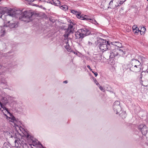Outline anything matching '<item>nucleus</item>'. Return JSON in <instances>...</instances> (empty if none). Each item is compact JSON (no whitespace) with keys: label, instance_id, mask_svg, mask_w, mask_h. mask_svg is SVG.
Instances as JSON below:
<instances>
[{"label":"nucleus","instance_id":"f257e3e1","mask_svg":"<svg viewBox=\"0 0 148 148\" xmlns=\"http://www.w3.org/2000/svg\"><path fill=\"white\" fill-rule=\"evenodd\" d=\"M91 34V32L87 29L84 28L79 29L75 32L76 39H82L85 37Z\"/></svg>","mask_w":148,"mask_h":148},{"label":"nucleus","instance_id":"f03ea898","mask_svg":"<svg viewBox=\"0 0 148 148\" xmlns=\"http://www.w3.org/2000/svg\"><path fill=\"white\" fill-rule=\"evenodd\" d=\"M15 146L20 147L22 146L23 148H33L30 145L31 144H29V143L25 139V137H22L21 139H16L15 140Z\"/></svg>","mask_w":148,"mask_h":148},{"label":"nucleus","instance_id":"7ed1b4c3","mask_svg":"<svg viewBox=\"0 0 148 148\" xmlns=\"http://www.w3.org/2000/svg\"><path fill=\"white\" fill-rule=\"evenodd\" d=\"M98 41L100 43L99 45V49L103 52L106 51L107 49L110 50L111 45L109 43V41L100 38H99Z\"/></svg>","mask_w":148,"mask_h":148},{"label":"nucleus","instance_id":"20e7f679","mask_svg":"<svg viewBox=\"0 0 148 148\" xmlns=\"http://www.w3.org/2000/svg\"><path fill=\"white\" fill-rule=\"evenodd\" d=\"M34 15V14L32 12L25 11L21 13L19 17V19L20 20L24 21H29L26 20H32V18Z\"/></svg>","mask_w":148,"mask_h":148},{"label":"nucleus","instance_id":"39448f33","mask_svg":"<svg viewBox=\"0 0 148 148\" xmlns=\"http://www.w3.org/2000/svg\"><path fill=\"white\" fill-rule=\"evenodd\" d=\"M24 135L25 136L28 142L29 143V144H31L30 145L31 147L32 145H33L34 146H36L38 147L40 145L42 147V145L40 142L37 140H34L33 137H32L29 134L27 133L26 135Z\"/></svg>","mask_w":148,"mask_h":148},{"label":"nucleus","instance_id":"423d86ee","mask_svg":"<svg viewBox=\"0 0 148 148\" xmlns=\"http://www.w3.org/2000/svg\"><path fill=\"white\" fill-rule=\"evenodd\" d=\"M116 46H114L113 45H112L110 46V50H111V52H110V57L111 58H112L113 56L114 57H117L118 58L119 57V50L118 47L117 49H114V48L116 47Z\"/></svg>","mask_w":148,"mask_h":148},{"label":"nucleus","instance_id":"0eeeda50","mask_svg":"<svg viewBox=\"0 0 148 148\" xmlns=\"http://www.w3.org/2000/svg\"><path fill=\"white\" fill-rule=\"evenodd\" d=\"M113 108L116 114H117L119 113L121 110L120 101H116L114 103Z\"/></svg>","mask_w":148,"mask_h":148},{"label":"nucleus","instance_id":"6e6552de","mask_svg":"<svg viewBox=\"0 0 148 148\" xmlns=\"http://www.w3.org/2000/svg\"><path fill=\"white\" fill-rule=\"evenodd\" d=\"M68 22L69 24V27L67 29V32L69 33H73L76 27L75 23L71 20H69Z\"/></svg>","mask_w":148,"mask_h":148},{"label":"nucleus","instance_id":"1a4fd4ad","mask_svg":"<svg viewBox=\"0 0 148 148\" xmlns=\"http://www.w3.org/2000/svg\"><path fill=\"white\" fill-rule=\"evenodd\" d=\"M138 129L141 131L142 134L144 136H145L147 133V127L145 125L143 124L140 125L138 126Z\"/></svg>","mask_w":148,"mask_h":148},{"label":"nucleus","instance_id":"9d476101","mask_svg":"<svg viewBox=\"0 0 148 148\" xmlns=\"http://www.w3.org/2000/svg\"><path fill=\"white\" fill-rule=\"evenodd\" d=\"M118 47L119 50L118 51H119V57L120 56L124 58L126 57L127 55L126 54L125 49L121 47Z\"/></svg>","mask_w":148,"mask_h":148},{"label":"nucleus","instance_id":"9b49d317","mask_svg":"<svg viewBox=\"0 0 148 148\" xmlns=\"http://www.w3.org/2000/svg\"><path fill=\"white\" fill-rule=\"evenodd\" d=\"M141 66L132 65L130 67V69L131 71L137 72L140 71L141 69Z\"/></svg>","mask_w":148,"mask_h":148},{"label":"nucleus","instance_id":"f8f14e48","mask_svg":"<svg viewBox=\"0 0 148 148\" xmlns=\"http://www.w3.org/2000/svg\"><path fill=\"white\" fill-rule=\"evenodd\" d=\"M4 114L5 116L7 117V119H8V118L9 119V120L11 122H12L14 124V126H18V125H17V124L18 123V121L16 120L15 117L13 116L11 118H10L8 117L6 114Z\"/></svg>","mask_w":148,"mask_h":148},{"label":"nucleus","instance_id":"ddd939ff","mask_svg":"<svg viewBox=\"0 0 148 148\" xmlns=\"http://www.w3.org/2000/svg\"><path fill=\"white\" fill-rule=\"evenodd\" d=\"M7 27H8L10 28H12L14 27H17V23L13 22V21H8L6 24Z\"/></svg>","mask_w":148,"mask_h":148},{"label":"nucleus","instance_id":"4468645a","mask_svg":"<svg viewBox=\"0 0 148 148\" xmlns=\"http://www.w3.org/2000/svg\"><path fill=\"white\" fill-rule=\"evenodd\" d=\"M88 17L89 16L87 15L81 14L79 17V19L81 20H85L89 22H91V19Z\"/></svg>","mask_w":148,"mask_h":148},{"label":"nucleus","instance_id":"2eb2a0df","mask_svg":"<svg viewBox=\"0 0 148 148\" xmlns=\"http://www.w3.org/2000/svg\"><path fill=\"white\" fill-rule=\"evenodd\" d=\"M49 3L55 6H60V2L59 0H52Z\"/></svg>","mask_w":148,"mask_h":148},{"label":"nucleus","instance_id":"dca6fc26","mask_svg":"<svg viewBox=\"0 0 148 148\" xmlns=\"http://www.w3.org/2000/svg\"><path fill=\"white\" fill-rule=\"evenodd\" d=\"M130 63L132 65H137L138 66H140L141 63L137 60L134 59L131 60Z\"/></svg>","mask_w":148,"mask_h":148},{"label":"nucleus","instance_id":"f3484780","mask_svg":"<svg viewBox=\"0 0 148 148\" xmlns=\"http://www.w3.org/2000/svg\"><path fill=\"white\" fill-rule=\"evenodd\" d=\"M7 11V8H3L0 7V18H1L3 15L5 14V13Z\"/></svg>","mask_w":148,"mask_h":148},{"label":"nucleus","instance_id":"a211bd4d","mask_svg":"<svg viewBox=\"0 0 148 148\" xmlns=\"http://www.w3.org/2000/svg\"><path fill=\"white\" fill-rule=\"evenodd\" d=\"M71 12L76 15V17L78 18L79 19V17L81 15V12H78L77 11L74 10H71Z\"/></svg>","mask_w":148,"mask_h":148},{"label":"nucleus","instance_id":"6ab92c4d","mask_svg":"<svg viewBox=\"0 0 148 148\" xmlns=\"http://www.w3.org/2000/svg\"><path fill=\"white\" fill-rule=\"evenodd\" d=\"M126 1V0H120L119 3H118L117 1L118 2L119 1L117 0V1H116V4L115 5V7L117 8L118 7L120 6L121 5L123 4Z\"/></svg>","mask_w":148,"mask_h":148},{"label":"nucleus","instance_id":"aec40b11","mask_svg":"<svg viewBox=\"0 0 148 148\" xmlns=\"http://www.w3.org/2000/svg\"><path fill=\"white\" fill-rule=\"evenodd\" d=\"M69 33V32H68L67 33H65L64 35V36L65 38L64 39V40L65 41V43L67 44L68 43V39L67 38L68 37V36L69 35V34L70 33Z\"/></svg>","mask_w":148,"mask_h":148},{"label":"nucleus","instance_id":"412c9836","mask_svg":"<svg viewBox=\"0 0 148 148\" xmlns=\"http://www.w3.org/2000/svg\"><path fill=\"white\" fill-rule=\"evenodd\" d=\"M17 135H19V133L18 132H17L16 131H15V132L13 131L12 135H11L10 136H11V137L12 138L14 137L15 138H16V139H18V138H17Z\"/></svg>","mask_w":148,"mask_h":148},{"label":"nucleus","instance_id":"4be33fe9","mask_svg":"<svg viewBox=\"0 0 148 148\" xmlns=\"http://www.w3.org/2000/svg\"><path fill=\"white\" fill-rule=\"evenodd\" d=\"M60 6V8L64 11H66L68 8V6L66 5H63Z\"/></svg>","mask_w":148,"mask_h":148},{"label":"nucleus","instance_id":"5701e85b","mask_svg":"<svg viewBox=\"0 0 148 148\" xmlns=\"http://www.w3.org/2000/svg\"><path fill=\"white\" fill-rule=\"evenodd\" d=\"M120 115L122 119H124L126 117L127 114L125 112H123L120 114Z\"/></svg>","mask_w":148,"mask_h":148},{"label":"nucleus","instance_id":"b1692460","mask_svg":"<svg viewBox=\"0 0 148 148\" xmlns=\"http://www.w3.org/2000/svg\"><path fill=\"white\" fill-rule=\"evenodd\" d=\"M1 34H0V37H3L4 36L5 32V30L3 28V29H2L1 30Z\"/></svg>","mask_w":148,"mask_h":148},{"label":"nucleus","instance_id":"393cba45","mask_svg":"<svg viewBox=\"0 0 148 148\" xmlns=\"http://www.w3.org/2000/svg\"><path fill=\"white\" fill-rule=\"evenodd\" d=\"M3 147V148H11L10 147L7 143L4 144Z\"/></svg>","mask_w":148,"mask_h":148},{"label":"nucleus","instance_id":"a878e982","mask_svg":"<svg viewBox=\"0 0 148 148\" xmlns=\"http://www.w3.org/2000/svg\"><path fill=\"white\" fill-rule=\"evenodd\" d=\"M91 22H90L94 24H96L97 23L98 24V23H97V21L95 20L91 19Z\"/></svg>","mask_w":148,"mask_h":148},{"label":"nucleus","instance_id":"bb28decb","mask_svg":"<svg viewBox=\"0 0 148 148\" xmlns=\"http://www.w3.org/2000/svg\"><path fill=\"white\" fill-rule=\"evenodd\" d=\"M1 83L5 85H6L7 84V82L5 80H2L1 81H0V83Z\"/></svg>","mask_w":148,"mask_h":148},{"label":"nucleus","instance_id":"cd10ccee","mask_svg":"<svg viewBox=\"0 0 148 148\" xmlns=\"http://www.w3.org/2000/svg\"><path fill=\"white\" fill-rule=\"evenodd\" d=\"M134 30H134V31H133V32L135 34H137L138 33V32L140 31V30H139V29H138V28H137V29H135Z\"/></svg>","mask_w":148,"mask_h":148},{"label":"nucleus","instance_id":"c85d7f7f","mask_svg":"<svg viewBox=\"0 0 148 148\" xmlns=\"http://www.w3.org/2000/svg\"><path fill=\"white\" fill-rule=\"evenodd\" d=\"M98 86L99 87V88L100 89L101 91H102L103 92H105V90H104V88L103 87H102L101 86H100V85L99 86Z\"/></svg>","mask_w":148,"mask_h":148},{"label":"nucleus","instance_id":"c756f323","mask_svg":"<svg viewBox=\"0 0 148 148\" xmlns=\"http://www.w3.org/2000/svg\"><path fill=\"white\" fill-rule=\"evenodd\" d=\"M94 79V82L96 83V84L98 86H100V84H99L97 82V81L96 79L94 78V79Z\"/></svg>","mask_w":148,"mask_h":148},{"label":"nucleus","instance_id":"7c9ffc66","mask_svg":"<svg viewBox=\"0 0 148 148\" xmlns=\"http://www.w3.org/2000/svg\"><path fill=\"white\" fill-rule=\"evenodd\" d=\"M137 28H138L137 27L136 25H134L132 27V29L133 31H134V30H135L134 29H137Z\"/></svg>","mask_w":148,"mask_h":148},{"label":"nucleus","instance_id":"2f4dec72","mask_svg":"<svg viewBox=\"0 0 148 148\" xmlns=\"http://www.w3.org/2000/svg\"><path fill=\"white\" fill-rule=\"evenodd\" d=\"M3 109L6 110V111L8 112V113H10L8 111V109L7 108L5 107L4 106L3 107V108H2Z\"/></svg>","mask_w":148,"mask_h":148},{"label":"nucleus","instance_id":"473e14b6","mask_svg":"<svg viewBox=\"0 0 148 148\" xmlns=\"http://www.w3.org/2000/svg\"><path fill=\"white\" fill-rule=\"evenodd\" d=\"M114 0H111L109 3V5H112Z\"/></svg>","mask_w":148,"mask_h":148},{"label":"nucleus","instance_id":"72a5a7b5","mask_svg":"<svg viewBox=\"0 0 148 148\" xmlns=\"http://www.w3.org/2000/svg\"><path fill=\"white\" fill-rule=\"evenodd\" d=\"M92 72L94 73L95 77H97L98 75L97 73V72H95L94 71H92Z\"/></svg>","mask_w":148,"mask_h":148},{"label":"nucleus","instance_id":"f704fd0d","mask_svg":"<svg viewBox=\"0 0 148 148\" xmlns=\"http://www.w3.org/2000/svg\"><path fill=\"white\" fill-rule=\"evenodd\" d=\"M141 29H142V31H144V32H145L146 30V28H145V27H143L141 28Z\"/></svg>","mask_w":148,"mask_h":148},{"label":"nucleus","instance_id":"c9c22d12","mask_svg":"<svg viewBox=\"0 0 148 148\" xmlns=\"http://www.w3.org/2000/svg\"><path fill=\"white\" fill-rule=\"evenodd\" d=\"M139 32H140V33L141 35L144 34V31H141L140 30Z\"/></svg>","mask_w":148,"mask_h":148},{"label":"nucleus","instance_id":"e433bc0d","mask_svg":"<svg viewBox=\"0 0 148 148\" xmlns=\"http://www.w3.org/2000/svg\"><path fill=\"white\" fill-rule=\"evenodd\" d=\"M143 76H141L140 75V76L139 77V79L140 80V83H141L142 82H143V81L141 80Z\"/></svg>","mask_w":148,"mask_h":148},{"label":"nucleus","instance_id":"4c0bfd02","mask_svg":"<svg viewBox=\"0 0 148 148\" xmlns=\"http://www.w3.org/2000/svg\"><path fill=\"white\" fill-rule=\"evenodd\" d=\"M87 67L89 69H90V71H92V69H91L90 66L88 65L87 66Z\"/></svg>","mask_w":148,"mask_h":148},{"label":"nucleus","instance_id":"58836bf2","mask_svg":"<svg viewBox=\"0 0 148 148\" xmlns=\"http://www.w3.org/2000/svg\"><path fill=\"white\" fill-rule=\"evenodd\" d=\"M146 72V71H143L141 73V74H140V76H143V73H145V72Z\"/></svg>","mask_w":148,"mask_h":148},{"label":"nucleus","instance_id":"ea45409f","mask_svg":"<svg viewBox=\"0 0 148 148\" xmlns=\"http://www.w3.org/2000/svg\"><path fill=\"white\" fill-rule=\"evenodd\" d=\"M88 43L89 45H92V42L90 41H88Z\"/></svg>","mask_w":148,"mask_h":148},{"label":"nucleus","instance_id":"a19ab883","mask_svg":"<svg viewBox=\"0 0 148 148\" xmlns=\"http://www.w3.org/2000/svg\"><path fill=\"white\" fill-rule=\"evenodd\" d=\"M0 106H1V108H3V107L4 106L3 105V104L2 103H1V104H0Z\"/></svg>","mask_w":148,"mask_h":148},{"label":"nucleus","instance_id":"79ce46f5","mask_svg":"<svg viewBox=\"0 0 148 148\" xmlns=\"http://www.w3.org/2000/svg\"><path fill=\"white\" fill-rule=\"evenodd\" d=\"M63 83H68V82L66 80V81H64L63 82Z\"/></svg>","mask_w":148,"mask_h":148},{"label":"nucleus","instance_id":"37998d69","mask_svg":"<svg viewBox=\"0 0 148 148\" xmlns=\"http://www.w3.org/2000/svg\"><path fill=\"white\" fill-rule=\"evenodd\" d=\"M39 2L44 1V0H39Z\"/></svg>","mask_w":148,"mask_h":148},{"label":"nucleus","instance_id":"c03bdc74","mask_svg":"<svg viewBox=\"0 0 148 148\" xmlns=\"http://www.w3.org/2000/svg\"><path fill=\"white\" fill-rule=\"evenodd\" d=\"M12 16V15H11V14H8L7 16L8 17H10V16Z\"/></svg>","mask_w":148,"mask_h":148},{"label":"nucleus","instance_id":"a18cd8bd","mask_svg":"<svg viewBox=\"0 0 148 148\" xmlns=\"http://www.w3.org/2000/svg\"><path fill=\"white\" fill-rule=\"evenodd\" d=\"M73 53L75 54H77V52H74V51H73Z\"/></svg>","mask_w":148,"mask_h":148},{"label":"nucleus","instance_id":"49530a36","mask_svg":"<svg viewBox=\"0 0 148 148\" xmlns=\"http://www.w3.org/2000/svg\"><path fill=\"white\" fill-rule=\"evenodd\" d=\"M107 89H106V90H108V91L109 90H108V87H107Z\"/></svg>","mask_w":148,"mask_h":148},{"label":"nucleus","instance_id":"de8ad7c7","mask_svg":"<svg viewBox=\"0 0 148 148\" xmlns=\"http://www.w3.org/2000/svg\"><path fill=\"white\" fill-rule=\"evenodd\" d=\"M110 8H111V7H110Z\"/></svg>","mask_w":148,"mask_h":148},{"label":"nucleus","instance_id":"09e8293b","mask_svg":"<svg viewBox=\"0 0 148 148\" xmlns=\"http://www.w3.org/2000/svg\"><path fill=\"white\" fill-rule=\"evenodd\" d=\"M148 1V0H147Z\"/></svg>","mask_w":148,"mask_h":148},{"label":"nucleus","instance_id":"8fccbe9b","mask_svg":"<svg viewBox=\"0 0 148 148\" xmlns=\"http://www.w3.org/2000/svg\"><path fill=\"white\" fill-rule=\"evenodd\" d=\"M147 145H148V144H147Z\"/></svg>","mask_w":148,"mask_h":148}]
</instances>
